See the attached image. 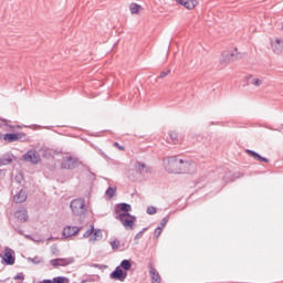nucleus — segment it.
<instances>
[{"instance_id": "obj_16", "label": "nucleus", "mask_w": 283, "mask_h": 283, "mask_svg": "<svg viewBox=\"0 0 283 283\" xmlns=\"http://www.w3.org/2000/svg\"><path fill=\"white\" fill-rule=\"evenodd\" d=\"M177 3H179V6H184L187 10H193V8L198 6V1L196 0H177Z\"/></svg>"}, {"instance_id": "obj_36", "label": "nucleus", "mask_w": 283, "mask_h": 283, "mask_svg": "<svg viewBox=\"0 0 283 283\" xmlns=\"http://www.w3.org/2000/svg\"><path fill=\"white\" fill-rule=\"evenodd\" d=\"M113 146L119 149V151H125V146H120V144H118L117 142H115Z\"/></svg>"}, {"instance_id": "obj_20", "label": "nucleus", "mask_w": 283, "mask_h": 283, "mask_svg": "<svg viewBox=\"0 0 283 283\" xmlns=\"http://www.w3.org/2000/svg\"><path fill=\"white\" fill-rule=\"evenodd\" d=\"M118 209L123 211L122 213H129V211H132V205L125 202L118 203L115 208L116 213H118Z\"/></svg>"}, {"instance_id": "obj_7", "label": "nucleus", "mask_w": 283, "mask_h": 283, "mask_svg": "<svg viewBox=\"0 0 283 283\" xmlns=\"http://www.w3.org/2000/svg\"><path fill=\"white\" fill-rule=\"evenodd\" d=\"M134 167H135V171L137 174H140V176H145V174H151L153 171L151 166H147V164L143 161H136Z\"/></svg>"}, {"instance_id": "obj_13", "label": "nucleus", "mask_w": 283, "mask_h": 283, "mask_svg": "<svg viewBox=\"0 0 283 283\" xmlns=\"http://www.w3.org/2000/svg\"><path fill=\"white\" fill-rule=\"evenodd\" d=\"M235 59H238V55L235 53H222L220 63L229 65V63H233Z\"/></svg>"}, {"instance_id": "obj_10", "label": "nucleus", "mask_w": 283, "mask_h": 283, "mask_svg": "<svg viewBox=\"0 0 283 283\" xmlns=\"http://www.w3.org/2000/svg\"><path fill=\"white\" fill-rule=\"evenodd\" d=\"M149 268V274L151 277L153 283H160L163 282V279L160 277V274L158 273V270L155 269L154 264L151 262L148 263Z\"/></svg>"}, {"instance_id": "obj_11", "label": "nucleus", "mask_w": 283, "mask_h": 283, "mask_svg": "<svg viewBox=\"0 0 283 283\" xmlns=\"http://www.w3.org/2000/svg\"><path fill=\"white\" fill-rule=\"evenodd\" d=\"M25 200H28V192H25L23 189L13 196V202H15V205H23Z\"/></svg>"}, {"instance_id": "obj_29", "label": "nucleus", "mask_w": 283, "mask_h": 283, "mask_svg": "<svg viewBox=\"0 0 283 283\" xmlns=\"http://www.w3.org/2000/svg\"><path fill=\"white\" fill-rule=\"evenodd\" d=\"M250 83L251 85H254V87H260L262 85V82L260 78H252Z\"/></svg>"}, {"instance_id": "obj_40", "label": "nucleus", "mask_w": 283, "mask_h": 283, "mask_svg": "<svg viewBox=\"0 0 283 283\" xmlns=\"http://www.w3.org/2000/svg\"><path fill=\"white\" fill-rule=\"evenodd\" d=\"M40 283H54V280L52 281L50 279H46V280L41 281Z\"/></svg>"}, {"instance_id": "obj_32", "label": "nucleus", "mask_w": 283, "mask_h": 283, "mask_svg": "<svg viewBox=\"0 0 283 283\" xmlns=\"http://www.w3.org/2000/svg\"><path fill=\"white\" fill-rule=\"evenodd\" d=\"M167 222H169V214L166 216V217L161 220L159 227H160L161 229H165V227H167Z\"/></svg>"}, {"instance_id": "obj_39", "label": "nucleus", "mask_w": 283, "mask_h": 283, "mask_svg": "<svg viewBox=\"0 0 283 283\" xmlns=\"http://www.w3.org/2000/svg\"><path fill=\"white\" fill-rule=\"evenodd\" d=\"M13 280H25V277L23 276V274L18 273V274L13 277Z\"/></svg>"}, {"instance_id": "obj_31", "label": "nucleus", "mask_w": 283, "mask_h": 283, "mask_svg": "<svg viewBox=\"0 0 283 283\" xmlns=\"http://www.w3.org/2000/svg\"><path fill=\"white\" fill-rule=\"evenodd\" d=\"M161 233H163V228L157 227L154 232V238L156 239L160 238Z\"/></svg>"}, {"instance_id": "obj_6", "label": "nucleus", "mask_w": 283, "mask_h": 283, "mask_svg": "<svg viewBox=\"0 0 283 283\" xmlns=\"http://www.w3.org/2000/svg\"><path fill=\"white\" fill-rule=\"evenodd\" d=\"M111 280H117L118 282H125L127 280V272H125L120 266H117L111 274Z\"/></svg>"}, {"instance_id": "obj_19", "label": "nucleus", "mask_w": 283, "mask_h": 283, "mask_svg": "<svg viewBox=\"0 0 283 283\" xmlns=\"http://www.w3.org/2000/svg\"><path fill=\"white\" fill-rule=\"evenodd\" d=\"M19 138H21V135L17 133H7L3 136V140H6V143H17Z\"/></svg>"}, {"instance_id": "obj_5", "label": "nucleus", "mask_w": 283, "mask_h": 283, "mask_svg": "<svg viewBox=\"0 0 283 283\" xmlns=\"http://www.w3.org/2000/svg\"><path fill=\"white\" fill-rule=\"evenodd\" d=\"M14 262H17V258L14 256V250L6 248V253L2 256V264H7V266H12L14 265Z\"/></svg>"}, {"instance_id": "obj_37", "label": "nucleus", "mask_w": 283, "mask_h": 283, "mask_svg": "<svg viewBox=\"0 0 283 283\" xmlns=\"http://www.w3.org/2000/svg\"><path fill=\"white\" fill-rule=\"evenodd\" d=\"M171 73V70L168 71H164L160 73L159 78H165L167 75H169Z\"/></svg>"}, {"instance_id": "obj_4", "label": "nucleus", "mask_w": 283, "mask_h": 283, "mask_svg": "<svg viewBox=\"0 0 283 283\" xmlns=\"http://www.w3.org/2000/svg\"><path fill=\"white\" fill-rule=\"evenodd\" d=\"M23 160L31 163V165H39L41 161V156L36 150H29L23 155Z\"/></svg>"}, {"instance_id": "obj_45", "label": "nucleus", "mask_w": 283, "mask_h": 283, "mask_svg": "<svg viewBox=\"0 0 283 283\" xmlns=\"http://www.w3.org/2000/svg\"><path fill=\"white\" fill-rule=\"evenodd\" d=\"M2 123H6V119H0Z\"/></svg>"}, {"instance_id": "obj_18", "label": "nucleus", "mask_w": 283, "mask_h": 283, "mask_svg": "<svg viewBox=\"0 0 283 283\" xmlns=\"http://www.w3.org/2000/svg\"><path fill=\"white\" fill-rule=\"evenodd\" d=\"M272 50H273L274 54H282L283 41L280 39H275L274 42H272Z\"/></svg>"}, {"instance_id": "obj_38", "label": "nucleus", "mask_w": 283, "mask_h": 283, "mask_svg": "<svg viewBox=\"0 0 283 283\" xmlns=\"http://www.w3.org/2000/svg\"><path fill=\"white\" fill-rule=\"evenodd\" d=\"M93 269H107V265H101L97 263L92 264Z\"/></svg>"}, {"instance_id": "obj_43", "label": "nucleus", "mask_w": 283, "mask_h": 283, "mask_svg": "<svg viewBox=\"0 0 283 283\" xmlns=\"http://www.w3.org/2000/svg\"><path fill=\"white\" fill-rule=\"evenodd\" d=\"M102 156H104V158H107V155H105V153H102Z\"/></svg>"}, {"instance_id": "obj_26", "label": "nucleus", "mask_w": 283, "mask_h": 283, "mask_svg": "<svg viewBox=\"0 0 283 283\" xmlns=\"http://www.w3.org/2000/svg\"><path fill=\"white\" fill-rule=\"evenodd\" d=\"M53 283H70V279L65 276H57L53 279Z\"/></svg>"}, {"instance_id": "obj_1", "label": "nucleus", "mask_w": 283, "mask_h": 283, "mask_svg": "<svg viewBox=\"0 0 283 283\" xmlns=\"http://www.w3.org/2000/svg\"><path fill=\"white\" fill-rule=\"evenodd\" d=\"M165 168L168 174H182V159H178L176 156L164 159Z\"/></svg>"}, {"instance_id": "obj_14", "label": "nucleus", "mask_w": 283, "mask_h": 283, "mask_svg": "<svg viewBox=\"0 0 283 283\" xmlns=\"http://www.w3.org/2000/svg\"><path fill=\"white\" fill-rule=\"evenodd\" d=\"M62 169H76V159L73 157H65L62 161Z\"/></svg>"}, {"instance_id": "obj_35", "label": "nucleus", "mask_w": 283, "mask_h": 283, "mask_svg": "<svg viewBox=\"0 0 283 283\" xmlns=\"http://www.w3.org/2000/svg\"><path fill=\"white\" fill-rule=\"evenodd\" d=\"M148 228H143L142 231H139L136 235H135V240H140V238H143V233H145V231H147Z\"/></svg>"}, {"instance_id": "obj_28", "label": "nucleus", "mask_w": 283, "mask_h": 283, "mask_svg": "<svg viewBox=\"0 0 283 283\" xmlns=\"http://www.w3.org/2000/svg\"><path fill=\"white\" fill-rule=\"evenodd\" d=\"M157 211L158 209H156V207L149 206L146 210V213H148V216H154Z\"/></svg>"}, {"instance_id": "obj_42", "label": "nucleus", "mask_w": 283, "mask_h": 283, "mask_svg": "<svg viewBox=\"0 0 283 283\" xmlns=\"http://www.w3.org/2000/svg\"><path fill=\"white\" fill-rule=\"evenodd\" d=\"M247 78L249 81V80L253 78V75H249V76H247Z\"/></svg>"}, {"instance_id": "obj_30", "label": "nucleus", "mask_w": 283, "mask_h": 283, "mask_svg": "<svg viewBox=\"0 0 283 283\" xmlns=\"http://www.w3.org/2000/svg\"><path fill=\"white\" fill-rule=\"evenodd\" d=\"M92 233H94V226H91V228L84 232L83 238H90Z\"/></svg>"}, {"instance_id": "obj_17", "label": "nucleus", "mask_w": 283, "mask_h": 283, "mask_svg": "<svg viewBox=\"0 0 283 283\" xmlns=\"http://www.w3.org/2000/svg\"><path fill=\"white\" fill-rule=\"evenodd\" d=\"M14 216L19 222H25L29 218L28 210L25 208L17 210Z\"/></svg>"}, {"instance_id": "obj_46", "label": "nucleus", "mask_w": 283, "mask_h": 283, "mask_svg": "<svg viewBox=\"0 0 283 283\" xmlns=\"http://www.w3.org/2000/svg\"><path fill=\"white\" fill-rule=\"evenodd\" d=\"M27 238H30V235H27Z\"/></svg>"}, {"instance_id": "obj_8", "label": "nucleus", "mask_w": 283, "mask_h": 283, "mask_svg": "<svg viewBox=\"0 0 283 283\" xmlns=\"http://www.w3.org/2000/svg\"><path fill=\"white\" fill-rule=\"evenodd\" d=\"M181 169V174H196L197 165L193 160H182Z\"/></svg>"}, {"instance_id": "obj_33", "label": "nucleus", "mask_w": 283, "mask_h": 283, "mask_svg": "<svg viewBox=\"0 0 283 283\" xmlns=\"http://www.w3.org/2000/svg\"><path fill=\"white\" fill-rule=\"evenodd\" d=\"M28 262H32L33 264H41V258H39V256L29 258Z\"/></svg>"}, {"instance_id": "obj_2", "label": "nucleus", "mask_w": 283, "mask_h": 283, "mask_svg": "<svg viewBox=\"0 0 283 283\" xmlns=\"http://www.w3.org/2000/svg\"><path fill=\"white\" fill-rule=\"evenodd\" d=\"M73 216L81 217L87 213V206L85 199H73L70 203Z\"/></svg>"}, {"instance_id": "obj_41", "label": "nucleus", "mask_w": 283, "mask_h": 283, "mask_svg": "<svg viewBox=\"0 0 283 283\" xmlns=\"http://www.w3.org/2000/svg\"><path fill=\"white\" fill-rule=\"evenodd\" d=\"M15 231H18V233H19L20 235H23V230H21V229H19V228H15Z\"/></svg>"}, {"instance_id": "obj_12", "label": "nucleus", "mask_w": 283, "mask_h": 283, "mask_svg": "<svg viewBox=\"0 0 283 283\" xmlns=\"http://www.w3.org/2000/svg\"><path fill=\"white\" fill-rule=\"evenodd\" d=\"M81 229L82 228L78 227L67 226L63 229L62 235H64V238H72V235H76Z\"/></svg>"}, {"instance_id": "obj_3", "label": "nucleus", "mask_w": 283, "mask_h": 283, "mask_svg": "<svg viewBox=\"0 0 283 283\" xmlns=\"http://www.w3.org/2000/svg\"><path fill=\"white\" fill-rule=\"evenodd\" d=\"M116 219L119 220L125 229L134 231V224H136V216L132 213H119Z\"/></svg>"}, {"instance_id": "obj_21", "label": "nucleus", "mask_w": 283, "mask_h": 283, "mask_svg": "<svg viewBox=\"0 0 283 283\" xmlns=\"http://www.w3.org/2000/svg\"><path fill=\"white\" fill-rule=\"evenodd\" d=\"M98 240H103V232L101 229L93 231V237L90 238L91 242H98Z\"/></svg>"}, {"instance_id": "obj_24", "label": "nucleus", "mask_w": 283, "mask_h": 283, "mask_svg": "<svg viewBox=\"0 0 283 283\" xmlns=\"http://www.w3.org/2000/svg\"><path fill=\"white\" fill-rule=\"evenodd\" d=\"M120 268L124 269L125 272L132 269V262L129 260H123L120 262Z\"/></svg>"}, {"instance_id": "obj_23", "label": "nucleus", "mask_w": 283, "mask_h": 283, "mask_svg": "<svg viewBox=\"0 0 283 283\" xmlns=\"http://www.w3.org/2000/svg\"><path fill=\"white\" fill-rule=\"evenodd\" d=\"M142 8L143 7H140V4L135 3V2L130 3V6H129V10H130L132 14H138L140 12Z\"/></svg>"}, {"instance_id": "obj_27", "label": "nucleus", "mask_w": 283, "mask_h": 283, "mask_svg": "<svg viewBox=\"0 0 283 283\" xmlns=\"http://www.w3.org/2000/svg\"><path fill=\"white\" fill-rule=\"evenodd\" d=\"M111 247L113 251H116L120 247V241L118 239H115L114 241H111Z\"/></svg>"}, {"instance_id": "obj_34", "label": "nucleus", "mask_w": 283, "mask_h": 283, "mask_svg": "<svg viewBox=\"0 0 283 283\" xmlns=\"http://www.w3.org/2000/svg\"><path fill=\"white\" fill-rule=\"evenodd\" d=\"M169 137L172 140V143H176V140H178V133L176 132H170L169 133Z\"/></svg>"}, {"instance_id": "obj_9", "label": "nucleus", "mask_w": 283, "mask_h": 283, "mask_svg": "<svg viewBox=\"0 0 283 283\" xmlns=\"http://www.w3.org/2000/svg\"><path fill=\"white\" fill-rule=\"evenodd\" d=\"M52 266H70V264H74V258L67 259H53L50 261Z\"/></svg>"}, {"instance_id": "obj_15", "label": "nucleus", "mask_w": 283, "mask_h": 283, "mask_svg": "<svg viewBox=\"0 0 283 283\" xmlns=\"http://www.w3.org/2000/svg\"><path fill=\"white\" fill-rule=\"evenodd\" d=\"M245 153L248 156H250V158L258 160V163H269L266 157H262L260 154L255 153V150L247 149Z\"/></svg>"}, {"instance_id": "obj_25", "label": "nucleus", "mask_w": 283, "mask_h": 283, "mask_svg": "<svg viewBox=\"0 0 283 283\" xmlns=\"http://www.w3.org/2000/svg\"><path fill=\"white\" fill-rule=\"evenodd\" d=\"M105 196L109 199L114 198V196H116V187H108V189L105 192Z\"/></svg>"}, {"instance_id": "obj_44", "label": "nucleus", "mask_w": 283, "mask_h": 283, "mask_svg": "<svg viewBox=\"0 0 283 283\" xmlns=\"http://www.w3.org/2000/svg\"><path fill=\"white\" fill-rule=\"evenodd\" d=\"M35 242H43V240H36Z\"/></svg>"}, {"instance_id": "obj_22", "label": "nucleus", "mask_w": 283, "mask_h": 283, "mask_svg": "<svg viewBox=\"0 0 283 283\" xmlns=\"http://www.w3.org/2000/svg\"><path fill=\"white\" fill-rule=\"evenodd\" d=\"M11 163H12V156L10 155H4L3 157L0 158V167L10 165Z\"/></svg>"}]
</instances>
